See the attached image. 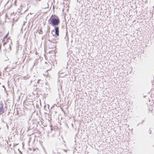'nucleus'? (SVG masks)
<instances>
[{
	"label": "nucleus",
	"mask_w": 154,
	"mask_h": 154,
	"mask_svg": "<svg viewBox=\"0 0 154 154\" xmlns=\"http://www.w3.org/2000/svg\"><path fill=\"white\" fill-rule=\"evenodd\" d=\"M8 35V33H7V34L6 35V36L4 37V39L5 40V38H6Z\"/></svg>",
	"instance_id": "423d86ee"
},
{
	"label": "nucleus",
	"mask_w": 154,
	"mask_h": 154,
	"mask_svg": "<svg viewBox=\"0 0 154 154\" xmlns=\"http://www.w3.org/2000/svg\"><path fill=\"white\" fill-rule=\"evenodd\" d=\"M60 22L59 19L57 17H53L51 20L50 24L54 26L58 25Z\"/></svg>",
	"instance_id": "f257e3e1"
},
{
	"label": "nucleus",
	"mask_w": 154,
	"mask_h": 154,
	"mask_svg": "<svg viewBox=\"0 0 154 154\" xmlns=\"http://www.w3.org/2000/svg\"><path fill=\"white\" fill-rule=\"evenodd\" d=\"M54 28V30L52 31V33L54 36L55 35H56L57 36H58L59 33V28L58 27H55Z\"/></svg>",
	"instance_id": "f03ea898"
},
{
	"label": "nucleus",
	"mask_w": 154,
	"mask_h": 154,
	"mask_svg": "<svg viewBox=\"0 0 154 154\" xmlns=\"http://www.w3.org/2000/svg\"><path fill=\"white\" fill-rule=\"evenodd\" d=\"M8 35V33H7V34L6 35V36L4 37V39L5 40V38H6Z\"/></svg>",
	"instance_id": "39448f33"
},
{
	"label": "nucleus",
	"mask_w": 154,
	"mask_h": 154,
	"mask_svg": "<svg viewBox=\"0 0 154 154\" xmlns=\"http://www.w3.org/2000/svg\"><path fill=\"white\" fill-rule=\"evenodd\" d=\"M17 65V63H15L13 64L12 67H15Z\"/></svg>",
	"instance_id": "20e7f679"
},
{
	"label": "nucleus",
	"mask_w": 154,
	"mask_h": 154,
	"mask_svg": "<svg viewBox=\"0 0 154 154\" xmlns=\"http://www.w3.org/2000/svg\"><path fill=\"white\" fill-rule=\"evenodd\" d=\"M3 106L4 105L2 104H0V115L4 113L5 111Z\"/></svg>",
	"instance_id": "7ed1b4c3"
}]
</instances>
